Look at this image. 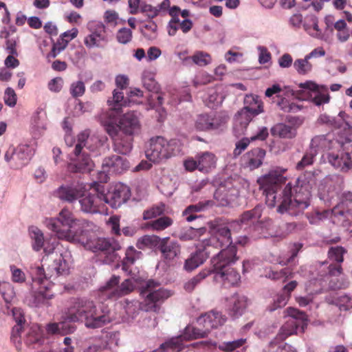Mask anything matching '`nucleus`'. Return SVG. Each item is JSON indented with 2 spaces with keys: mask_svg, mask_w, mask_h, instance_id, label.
<instances>
[{
  "mask_svg": "<svg viewBox=\"0 0 352 352\" xmlns=\"http://www.w3.org/2000/svg\"><path fill=\"white\" fill-rule=\"evenodd\" d=\"M107 103L109 106L111 107L110 110H113L115 112V110L119 109L121 106H125L126 104V102L124 98V94L122 91L118 89H114L113 91V98L112 99H109L107 100Z\"/></svg>",
  "mask_w": 352,
  "mask_h": 352,
  "instance_id": "3c124183",
  "label": "nucleus"
},
{
  "mask_svg": "<svg viewBox=\"0 0 352 352\" xmlns=\"http://www.w3.org/2000/svg\"><path fill=\"white\" fill-rule=\"evenodd\" d=\"M345 250L342 247H332L328 252L329 258L336 261L338 264H329L327 262H320L316 266V272H312L314 280H311L307 285V289L311 292L318 293L320 289H311L313 283H318L322 287H328L331 289H341L344 287L343 283H336L334 280L341 274L342 267L340 263L343 261V254Z\"/></svg>",
  "mask_w": 352,
  "mask_h": 352,
  "instance_id": "0eeeda50",
  "label": "nucleus"
},
{
  "mask_svg": "<svg viewBox=\"0 0 352 352\" xmlns=\"http://www.w3.org/2000/svg\"><path fill=\"white\" fill-rule=\"evenodd\" d=\"M326 146V138L324 136H316L314 138L310 143L309 150L306 151L301 160L296 164V169L301 170L305 167L314 163L315 157L318 153V148Z\"/></svg>",
  "mask_w": 352,
  "mask_h": 352,
  "instance_id": "4be33fe9",
  "label": "nucleus"
},
{
  "mask_svg": "<svg viewBox=\"0 0 352 352\" xmlns=\"http://www.w3.org/2000/svg\"><path fill=\"white\" fill-rule=\"evenodd\" d=\"M210 206H212V201H201L196 204L190 205L183 212V214H188L189 212L197 213L201 212L207 209Z\"/></svg>",
  "mask_w": 352,
  "mask_h": 352,
  "instance_id": "680f3d73",
  "label": "nucleus"
},
{
  "mask_svg": "<svg viewBox=\"0 0 352 352\" xmlns=\"http://www.w3.org/2000/svg\"><path fill=\"white\" fill-rule=\"evenodd\" d=\"M85 92V85L82 80L73 82L69 87V93L74 98L82 96Z\"/></svg>",
  "mask_w": 352,
  "mask_h": 352,
  "instance_id": "bf43d9fd",
  "label": "nucleus"
},
{
  "mask_svg": "<svg viewBox=\"0 0 352 352\" xmlns=\"http://www.w3.org/2000/svg\"><path fill=\"white\" fill-rule=\"evenodd\" d=\"M75 327L66 321L60 322L50 323L46 327V331L49 334L65 335L73 333L75 331Z\"/></svg>",
  "mask_w": 352,
  "mask_h": 352,
  "instance_id": "f704fd0d",
  "label": "nucleus"
},
{
  "mask_svg": "<svg viewBox=\"0 0 352 352\" xmlns=\"http://www.w3.org/2000/svg\"><path fill=\"white\" fill-rule=\"evenodd\" d=\"M303 26L305 30L311 36L318 39H322L323 36L322 34V30L318 27V21L317 18L311 17L309 22L305 23Z\"/></svg>",
  "mask_w": 352,
  "mask_h": 352,
  "instance_id": "de8ad7c7",
  "label": "nucleus"
},
{
  "mask_svg": "<svg viewBox=\"0 0 352 352\" xmlns=\"http://www.w3.org/2000/svg\"><path fill=\"white\" fill-rule=\"evenodd\" d=\"M227 121V118L220 115H200L197 117L195 127L199 131L214 130L221 127Z\"/></svg>",
  "mask_w": 352,
  "mask_h": 352,
  "instance_id": "b1692460",
  "label": "nucleus"
},
{
  "mask_svg": "<svg viewBox=\"0 0 352 352\" xmlns=\"http://www.w3.org/2000/svg\"><path fill=\"white\" fill-rule=\"evenodd\" d=\"M215 199L228 203L239 196V190L234 188L227 189L224 186H220L217 189L214 195Z\"/></svg>",
  "mask_w": 352,
  "mask_h": 352,
  "instance_id": "79ce46f5",
  "label": "nucleus"
},
{
  "mask_svg": "<svg viewBox=\"0 0 352 352\" xmlns=\"http://www.w3.org/2000/svg\"><path fill=\"white\" fill-rule=\"evenodd\" d=\"M165 211V204L160 203L145 210L143 212V219L149 220L162 214Z\"/></svg>",
  "mask_w": 352,
  "mask_h": 352,
  "instance_id": "4d7b16f0",
  "label": "nucleus"
},
{
  "mask_svg": "<svg viewBox=\"0 0 352 352\" xmlns=\"http://www.w3.org/2000/svg\"><path fill=\"white\" fill-rule=\"evenodd\" d=\"M289 298V294H278L274 300L273 303L269 306L268 309L270 311H274L278 308H281L287 304Z\"/></svg>",
  "mask_w": 352,
  "mask_h": 352,
  "instance_id": "052dcab7",
  "label": "nucleus"
},
{
  "mask_svg": "<svg viewBox=\"0 0 352 352\" xmlns=\"http://www.w3.org/2000/svg\"><path fill=\"white\" fill-rule=\"evenodd\" d=\"M3 99L8 106L14 107L16 103V95L14 90L11 87H8L5 91Z\"/></svg>",
  "mask_w": 352,
  "mask_h": 352,
  "instance_id": "774afa93",
  "label": "nucleus"
},
{
  "mask_svg": "<svg viewBox=\"0 0 352 352\" xmlns=\"http://www.w3.org/2000/svg\"><path fill=\"white\" fill-rule=\"evenodd\" d=\"M249 302L245 296L234 294L229 300V315L233 318L241 316L248 307Z\"/></svg>",
  "mask_w": 352,
  "mask_h": 352,
  "instance_id": "bb28decb",
  "label": "nucleus"
},
{
  "mask_svg": "<svg viewBox=\"0 0 352 352\" xmlns=\"http://www.w3.org/2000/svg\"><path fill=\"white\" fill-rule=\"evenodd\" d=\"M160 250L166 259L172 260L179 254L180 246L176 241H170L162 244Z\"/></svg>",
  "mask_w": 352,
  "mask_h": 352,
  "instance_id": "ea45409f",
  "label": "nucleus"
},
{
  "mask_svg": "<svg viewBox=\"0 0 352 352\" xmlns=\"http://www.w3.org/2000/svg\"><path fill=\"white\" fill-rule=\"evenodd\" d=\"M17 147L19 156L23 167L25 166L35 153V148L33 145L28 144H21Z\"/></svg>",
  "mask_w": 352,
  "mask_h": 352,
  "instance_id": "58836bf2",
  "label": "nucleus"
},
{
  "mask_svg": "<svg viewBox=\"0 0 352 352\" xmlns=\"http://www.w3.org/2000/svg\"><path fill=\"white\" fill-rule=\"evenodd\" d=\"M309 58L305 56L304 58L296 59L294 64V68L300 75H306L312 70V65L309 63Z\"/></svg>",
  "mask_w": 352,
  "mask_h": 352,
  "instance_id": "8fccbe9b",
  "label": "nucleus"
},
{
  "mask_svg": "<svg viewBox=\"0 0 352 352\" xmlns=\"http://www.w3.org/2000/svg\"><path fill=\"white\" fill-rule=\"evenodd\" d=\"M256 115H252L250 111L242 109L234 117V130L239 133H243L252 118Z\"/></svg>",
  "mask_w": 352,
  "mask_h": 352,
  "instance_id": "473e14b6",
  "label": "nucleus"
},
{
  "mask_svg": "<svg viewBox=\"0 0 352 352\" xmlns=\"http://www.w3.org/2000/svg\"><path fill=\"white\" fill-rule=\"evenodd\" d=\"M223 100L222 94L215 89H210L208 90V96L206 98L207 105L210 108H214L221 104Z\"/></svg>",
  "mask_w": 352,
  "mask_h": 352,
  "instance_id": "6e6d98bb",
  "label": "nucleus"
},
{
  "mask_svg": "<svg viewBox=\"0 0 352 352\" xmlns=\"http://www.w3.org/2000/svg\"><path fill=\"white\" fill-rule=\"evenodd\" d=\"M23 341L28 346L35 348L43 342V337L41 327L37 324H33L24 330Z\"/></svg>",
  "mask_w": 352,
  "mask_h": 352,
  "instance_id": "c85d7f7f",
  "label": "nucleus"
},
{
  "mask_svg": "<svg viewBox=\"0 0 352 352\" xmlns=\"http://www.w3.org/2000/svg\"><path fill=\"white\" fill-rule=\"evenodd\" d=\"M142 78L143 85L148 91L154 93L158 92L159 85L154 79L153 73L149 71H144Z\"/></svg>",
  "mask_w": 352,
  "mask_h": 352,
  "instance_id": "09e8293b",
  "label": "nucleus"
},
{
  "mask_svg": "<svg viewBox=\"0 0 352 352\" xmlns=\"http://www.w3.org/2000/svg\"><path fill=\"white\" fill-rule=\"evenodd\" d=\"M284 316L287 319L280 329L276 337L270 342V352H297L292 345L287 343L280 344L279 342L292 335L303 333L307 326V316L304 312L289 307L284 311Z\"/></svg>",
  "mask_w": 352,
  "mask_h": 352,
  "instance_id": "6e6552de",
  "label": "nucleus"
},
{
  "mask_svg": "<svg viewBox=\"0 0 352 352\" xmlns=\"http://www.w3.org/2000/svg\"><path fill=\"white\" fill-rule=\"evenodd\" d=\"M212 272L215 281L224 285H235L241 279L239 274L230 267L213 269Z\"/></svg>",
  "mask_w": 352,
  "mask_h": 352,
  "instance_id": "393cba45",
  "label": "nucleus"
},
{
  "mask_svg": "<svg viewBox=\"0 0 352 352\" xmlns=\"http://www.w3.org/2000/svg\"><path fill=\"white\" fill-rule=\"evenodd\" d=\"M120 276L112 277L100 289L102 298L117 299L132 292L134 285L131 279H126L121 285H119Z\"/></svg>",
  "mask_w": 352,
  "mask_h": 352,
  "instance_id": "ddd939ff",
  "label": "nucleus"
},
{
  "mask_svg": "<svg viewBox=\"0 0 352 352\" xmlns=\"http://www.w3.org/2000/svg\"><path fill=\"white\" fill-rule=\"evenodd\" d=\"M285 177L276 170H272L258 179V183L265 196V203L270 208L277 206L280 214L297 215L310 205L311 189L316 184L315 176L307 173L300 176L294 184L289 182L282 190H278L285 183Z\"/></svg>",
  "mask_w": 352,
  "mask_h": 352,
  "instance_id": "f03ea898",
  "label": "nucleus"
},
{
  "mask_svg": "<svg viewBox=\"0 0 352 352\" xmlns=\"http://www.w3.org/2000/svg\"><path fill=\"white\" fill-rule=\"evenodd\" d=\"M263 208L261 206H256L254 208L250 210L244 212L239 220L231 222L228 225H219V226H224L229 228L230 230V236L232 232L237 231L238 228H241L243 225H251L257 221L261 217Z\"/></svg>",
  "mask_w": 352,
  "mask_h": 352,
  "instance_id": "412c9836",
  "label": "nucleus"
},
{
  "mask_svg": "<svg viewBox=\"0 0 352 352\" xmlns=\"http://www.w3.org/2000/svg\"><path fill=\"white\" fill-rule=\"evenodd\" d=\"M212 272L208 270H204L201 271L198 274L192 277V278L187 280L184 285V288L188 292H192L195 288Z\"/></svg>",
  "mask_w": 352,
  "mask_h": 352,
  "instance_id": "c03bdc74",
  "label": "nucleus"
},
{
  "mask_svg": "<svg viewBox=\"0 0 352 352\" xmlns=\"http://www.w3.org/2000/svg\"><path fill=\"white\" fill-rule=\"evenodd\" d=\"M70 253L65 251L54 258L51 269H48L46 274L42 267L38 265L32 267L31 274L34 286L38 285L37 291L34 293L33 298V305L38 307L43 305H47L48 300L54 296L53 292L54 284L49 279L54 276L63 275L68 273L69 269Z\"/></svg>",
  "mask_w": 352,
  "mask_h": 352,
  "instance_id": "20e7f679",
  "label": "nucleus"
},
{
  "mask_svg": "<svg viewBox=\"0 0 352 352\" xmlns=\"http://www.w3.org/2000/svg\"><path fill=\"white\" fill-rule=\"evenodd\" d=\"M333 222L349 228L352 224V192H344L339 203L331 210Z\"/></svg>",
  "mask_w": 352,
  "mask_h": 352,
  "instance_id": "f8f14e48",
  "label": "nucleus"
},
{
  "mask_svg": "<svg viewBox=\"0 0 352 352\" xmlns=\"http://www.w3.org/2000/svg\"><path fill=\"white\" fill-rule=\"evenodd\" d=\"M140 294L144 298L142 302L135 300H124L123 308L126 313L124 318L125 321L129 322L133 320L140 309L145 311H158L160 309L158 304L170 296L168 291L160 287L153 280L146 282L145 286L142 287Z\"/></svg>",
  "mask_w": 352,
  "mask_h": 352,
  "instance_id": "423d86ee",
  "label": "nucleus"
},
{
  "mask_svg": "<svg viewBox=\"0 0 352 352\" xmlns=\"http://www.w3.org/2000/svg\"><path fill=\"white\" fill-rule=\"evenodd\" d=\"M182 150V144L178 140H168L162 136L150 139L145 151L146 158L154 163H159L178 155Z\"/></svg>",
  "mask_w": 352,
  "mask_h": 352,
  "instance_id": "9b49d317",
  "label": "nucleus"
},
{
  "mask_svg": "<svg viewBox=\"0 0 352 352\" xmlns=\"http://www.w3.org/2000/svg\"><path fill=\"white\" fill-rule=\"evenodd\" d=\"M29 234L32 241V249L36 251H40L44 246V234L43 232L36 226L29 228Z\"/></svg>",
  "mask_w": 352,
  "mask_h": 352,
  "instance_id": "e433bc0d",
  "label": "nucleus"
},
{
  "mask_svg": "<svg viewBox=\"0 0 352 352\" xmlns=\"http://www.w3.org/2000/svg\"><path fill=\"white\" fill-rule=\"evenodd\" d=\"M10 269L12 274L11 278L14 283H23L25 281V274L21 269L14 265H10Z\"/></svg>",
  "mask_w": 352,
  "mask_h": 352,
  "instance_id": "69168bd1",
  "label": "nucleus"
},
{
  "mask_svg": "<svg viewBox=\"0 0 352 352\" xmlns=\"http://www.w3.org/2000/svg\"><path fill=\"white\" fill-rule=\"evenodd\" d=\"M245 341V339L241 338L233 341L224 342L219 344L218 348L225 352H232L242 346Z\"/></svg>",
  "mask_w": 352,
  "mask_h": 352,
  "instance_id": "13d9d810",
  "label": "nucleus"
},
{
  "mask_svg": "<svg viewBox=\"0 0 352 352\" xmlns=\"http://www.w3.org/2000/svg\"><path fill=\"white\" fill-rule=\"evenodd\" d=\"M90 34L84 38V43L88 48L102 47L108 42L105 25L100 21H91L87 23Z\"/></svg>",
  "mask_w": 352,
  "mask_h": 352,
  "instance_id": "2eb2a0df",
  "label": "nucleus"
},
{
  "mask_svg": "<svg viewBox=\"0 0 352 352\" xmlns=\"http://www.w3.org/2000/svg\"><path fill=\"white\" fill-rule=\"evenodd\" d=\"M45 227L58 239L80 243L94 252H100L102 262L110 264L118 261L116 252L121 248L113 239L96 237V226L83 219H77L68 208H63L55 217L45 218Z\"/></svg>",
  "mask_w": 352,
  "mask_h": 352,
  "instance_id": "f257e3e1",
  "label": "nucleus"
},
{
  "mask_svg": "<svg viewBox=\"0 0 352 352\" xmlns=\"http://www.w3.org/2000/svg\"><path fill=\"white\" fill-rule=\"evenodd\" d=\"M66 320L69 322H83L89 329L100 328L112 320L108 307L96 305L87 298L74 299L66 312Z\"/></svg>",
  "mask_w": 352,
  "mask_h": 352,
  "instance_id": "39448f33",
  "label": "nucleus"
},
{
  "mask_svg": "<svg viewBox=\"0 0 352 352\" xmlns=\"http://www.w3.org/2000/svg\"><path fill=\"white\" fill-rule=\"evenodd\" d=\"M219 248H222V250L211 259L213 269L230 267L239 260V258L236 255V248L235 245L232 244V239L230 243L223 245Z\"/></svg>",
  "mask_w": 352,
  "mask_h": 352,
  "instance_id": "f3484780",
  "label": "nucleus"
},
{
  "mask_svg": "<svg viewBox=\"0 0 352 352\" xmlns=\"http://www.w3.org/2000/svg\"><path fill=\"white\" fill-rule=\"evenodd\" d=\"M230 231L227 227L217 226L210 237L201 240L199 246L203 249L198 250L186 260L184 269L188 272L194 270L209 257L210 254L209 248H218L230 243L231 242Z\"/></svg>",
  "mask_w": 352,
  "mask_h": 352,
  "instance_id": "1a4fd4ad",
  "label": "nucleus"
},
{
  "mask_svg": "<svg viewBox=\"0 0 352 352\" xmlns=\"http://www.w3.org/2000/svg\"><path fill=\"white\" fill-rule=\"evenodd\" d=\"M191 63L199 67H204L212 63V58L205 52L197 51L191 56Z\"/></svg>",
  "mask_w": 352,
  "mask_h": 352,
  "instance_id": "5fc2aeb1",
  "label": "nucleus"
},
{
  "mask_svg": "<svg viewBox=\"0 0 352 352\" xmlns=\"http://www.w3.org/2000/svg\"><path fill=\"white\" fill-rule=\"evenodd\" d=\"M206 232L205 227H201L197 229L189 227L183 229L179 233V239L182 241L198 240Z\"/></svg>",
  "mask_w": 352,
  "mask_h": 352,
  "instance_id": "a19ab883",
  "label": "nucleus"
},
{
  "mask_svg": "<svg viewBox=\"0 0 352 352\" xmlns=\"http://www.w3.org/2000/svg\"><path fill=\"white\" fill-rule=\"evenodd\" d=\"M328 160L336 169L342 173H347L352 168V160L349 153H329Z\"/></svg>",
  "mask_w": 352,
  "mask_h": 352,
  "instance_id": "cd10ccee",
  "label": "nucleus"
},
{
  "mask_svg": "<svg viewBox=\"0 0 352 352\" xmlns=\"http://www.w3.org/2000/svg\"><path fill=\"white\" fill-rule=\"evenodd\" d=\"M252 113V115H258L262 113L263 103L258 96L254 95H247L244 99V107L243 108Z\"/></svg>",
  "mask_w": 352,
  "mask_h": 352,
  "instance_id": "72a5a7b5",
  "label": "nucleus"
},
{
  "mask_svg": "<svg viewBox=\"0 0 352 352\" xmlns=\"http://www.w3.org/2000/svg\"><path fill=\"white\" fill-rule=\"evenodd\" d=\"M85 192L84 184L74 182L59 186L55 191V196L63 201L72 204L83 196Z\"/></svg>",
  "mask_w": 352,
  "mask_h": 352,
  "instance_id": "a211bd4d",
  "label": "nucleus"
},
{
  "mask_svg": "<svg viewBox=\"0 0 352 352\" xmlns=\"http://www.w3.org/2000/svg\"><path fill=\"white\" fill-rule=\"evenodd\" d=\"M80 210L85 213L103 214L106 210L102 195L84 192V195L78 199Z\"/></svg>",
  "mask_w": 352,
  "mask_h": 352,
  "instance_id": "6ab92c4d",
  "label": "nucleus"
},
{
  "mask_svg": "<svg viewBox=\"0 0 352 352\" xmlns=\"http://www.w3.org/2000/svg\"><path fill=\"white\" fill-rule=\"evenodd\" d=\"M118 41L121 44H127L132 40V31L126 28L120 29L116 34Z\"/></svg>",
  "mask_w": 352,
  "mask_h": 352,
  "instance_id": "0e129e2a",
  "label": "nucleus"
},
{
  "mask_svg": "<svg viewBox=\"0 0 352 352\" xmlns=\"http://www.w3.org/2000/svg\"><path fill=\"white\" fill-rule=\"evenodd\" d=\"M208 315H212V318H213L210 319L212 329L223 325L226 321V316L220 312L212 311L208 312Z\"/></svg>",
  "mask_w": 352,
  "mask_h": 352,
  "instance_id": "e2e57ef3",
  "label": "nucleus"
},
{
  "mask_svg": "<svg viewBox=\"0 0 352 352\" xmlns=\"http://www.w3.org/2000/svg\"><path fill=\"white\" fill-rule=\"evenodd\" d=\"M4 159L11 168L17 170L23 168L17 147L10 146L5 153Z\"/></svg>",
  "mask_w": 352,
  "mask_h": 352,
  "instance_id": "4c0bfd02",
  "label": "nucleus"
},
{
  "mask_svg": "<svg viewBox=\"0 0 352 352\" xmlns=\"http://www.w3.org/2000/svg\"><path fill=\"white\" fill-rule=\"evenodd\" d=\"M142 255V252L137 251L133 247H129L125 252V258L122 261V269L126 271L128 266L133 264L136 260L140 259Z\"/></svg>",
  "mask_w": 352,
  "mask_h": 352,
  "instance_id": "a18cd8bd",
  "label": "nucleus"
},
{
  "mask_svg": "<svg viewBox=\"0 0 352 352\" xmlns=\"http://www.w3.org/2000/svg\"><path fill=\"white\" fill-rule=\"evenodd\" d=\"M349 116L344 111H340L336 117L330 116L326 113L321 114L318 122L333 129H341L344 132L346 130L352 131V126L349 121Z\"/></svg>",
  "mask_w": 352,
  "mask_h": 352,
  "instance_id": "5701e85b",
  "label": "nucleus"
},
{
  "mask_svg": "<svg viewBox=\"0 0 352 352\" xmlns=\"http://www.w3.org/2000/svg\"><path fill=\"white\" fill-rule=\"evenodd\" d=\"M173 223L168 217H160L147 224V228L154 231H162L170 227Z\"/></svg>",
  "mask_w": 352,
  "mask_h": 352,
  "instance_id": "49530a36",
  "label": "nucleus"
},
{
  "mask_svg": "<svg viewBox=\"0 0 352 352\" xmlns=\"http://www.w3.org/2000/svg\"><path fill=\"white\" fill-rule=\"evenodd\" d=\"M78 30L77 28H72L70 30L65 32L62 34V40H63V45L59 46L58 45H54L52 49L54 56H56V54H59L61 51H63L69 42L76 38L78 35Z\"/></svg>",
  "mask_w": 352,
  "mask_h": 352,
  "instance_id": "37998d69",
  "label": "nucleus"
},
{
  "mask_svg": "<svg viewBox=\"0 0 352 352\" xmlns=\"http://www.w3.org/2000/svg\"><path fill=\"white\" fill-rule=\"evenodd\" d=\"M129 168V163L126 158L113 155L103 160L102 172L104 174V181H107V173L120 174Z\"/></svg>",
  "mask_w": 352,
  "mask_h": 352,
  "instance_id": "aec40b11",
  "label": "nucleus"
},
{
  "mask_svg": "<svg viewBox=\"0 0 352 352\" xmlns=\"http://www.w3.org/2000/svg\"><path fill=\"white\" fill-rule=\"evenodd\" d=\"M258 53V63L261 65L269 63L272 59V56L267 48L263 45H258L256 47Z\"/></svg>",
  "mask_w": 352,
  "mask_h": 352,
  "instance_id": "338daca9",
  "label": "nucleus"
},
{
  "mask_svg": "<svg viewBox=\"0 0 352 352\" xmlns=\"http://www.w3.org/2000/svg\"><path fill=\"white\" fill-rule=\"evenodd\" d=\"M273 135H277L281 138L291 139L296 136V130L294 126L278 123L274 126L271 129Z\"/></svg>",
  "mask_w": 352,
  "mask_h": 352,
  "instance_id": "c9c22d12",
  "label": "nucleus"
},
{
  "mask_svg": "<svg viewBox=\"0 0 352 352\" xmlns=\"http://www.w3.org/2000/svg\"><path fill=\"white\" fill-rule=\"evenodd\" d=\"M298 86L305 92H307L308 99L316 106H320L329 102L330 96L327 86L318 85L311 80L301 82Z\"/></svg>",
  "mask_w": 352,
  "mask_h": 352,
  "instance_id": "dca6fc26",
  "label": "nucleus"
},
{
  "mask_svg": "<svg viewBox=\"0 0 352 352\" xmlns=\"http://www.w3.org/2000/svg\"><path fill=\"white\" fill-rule=\"evenodd\" d=\"M12 312L14 320L16 322V324L12 328L11 340L18 350H23V346L21 344V331L22 323L24 321V318L20 309H14Z\"/></svg>",
  "mask_w": 352,
  "mask_h": 352,
  "instance_id": "c756f323",
  "label": "nucleus"
},
{
  "mask_svg": "<svg viewBox=\"0 0 352 352\" xmlns=\"http://www.w3.org/2000/svg\"><path fill=\"white\" fill-rule=\"evenodd\" d=\"M302 248V244L301 243H294L292 244L289 246L288 252L289 255L280 260L278 263L281 265H286L289 263H293L299 252L301 251Z\"/></svg>",
  "mask_w": 352,
  "mask_h": 352,
  "instance_id": "603ef678",
  "label": "nucleus"
},
{
  "mask_svg": "<svg viewBox=\"0 0 352 352\" xmlns=\"http://www.w3.org/2000/svg\"><path fill=\"white\" fill-rule=\"evenodd\" d=\"M265 156V150L260 148H254L242 157L241 164L250 170H254L261 166Z\"/></svg>",
  "mask_w": 352,
  "mask_h": 352,
  "instance_id": "a878e982",
  "label": "nucleus"
},
{
  "mask_svg": "<svg viewBox=\"0 0 352 352\" xmlns=\"http://www.w3.org/2000/svg\"><path fill=\"white\" fill-rule=\"evenodd\" d=\"M94 141L89 138V131L86 130L78 135V142L76 144L73 154L71 155L67 169L72 173H89L93 170L94 163L83 150V146L93 151L94 148L89 145V142Z\"/></svg>",
  "mask_w": 352,
  "mask_h": 352,
  "instance_id": "9d476101",
  "label": "nucleus"
},
{
  "mask_svg": "<svg viewBox=\"0 0 352 352\" xmlns=\"http://www.w3.org/2000/svg\"><path fill=\"white\" fill-rule=\"evenodd\" d=\"M328 301L329 303L335 304L340 310L346 311L352 308V295H341L332 300L328 299Z\"/></svg>",
  "mask_w": 352,
  "mask_h": 352,
  "instance_id": "864d4df0",
  "label": "nucleus"
},
{
  "mask_svg": "<svg viewBox=\"0 0 352 352\" xmlns=\"http://www.w3.org/2000/svg\"><path fill=\"white\" fill-rule=\"evenodd\" d=\"M100 121L105 131L113 142L115 151L126 155L132 149L133 136L140 131L141 124L134 111L124 113L116 124V112L108 110L100 116Z\"/></svg>",
  "mask_w": 352,
  "mask_h": 352,
  "instance_id": "7ed1b4c3",
  "label": "nucleus"
},
{
  "mask_svg": "<svg viewBox=\"0 0 352 352\" xmlns=\"http://www.w3.org/2000/svg\"><path fill=\"white\" fill-rule=\"evenodd\" d=\"M104 205L109 204L113 208H118L125 204L131 197V190L128 186L117 183L110 186L108 192L102 195Z\"/></svg>",
  "mask_w": 352,
  "mask_h": 352,
  "instance_id": "4468645a",
  "label": "nucleus"
},
{
  "mask_svg": "<svg viewBox=\"0 0 352 352\" xmlns=\"http://www.w3.org/2000/svg\"><path fill=\"white\" fill-rule=\"evenodd\" d=\"M198 160V170L204 173H208L215 168L217 158L210 152H203L197 155Z\"/></svg>",
  "mask_w": 352,
  "mask_h": 352,
  "instance_id": "7c9ffc66",
  "label": "nucleus"
},
{
  "mask_svg": "<svg viewBox=\"0 0 352 352\" xmlns=\"http://www.w3.org/2000/svg\"><path fill=\"white\" fill-rule=\"evenodd\" d=\"M32 129L34 133L42 134L47 129V115L45 111L38 108L34 113L32 120Z\"/></svg>",
  "mask_w": 352,
  "mask_h": 352,
  "instance_id": "2f4dec72",
  "label": "nucleus"
}]
</instances>
